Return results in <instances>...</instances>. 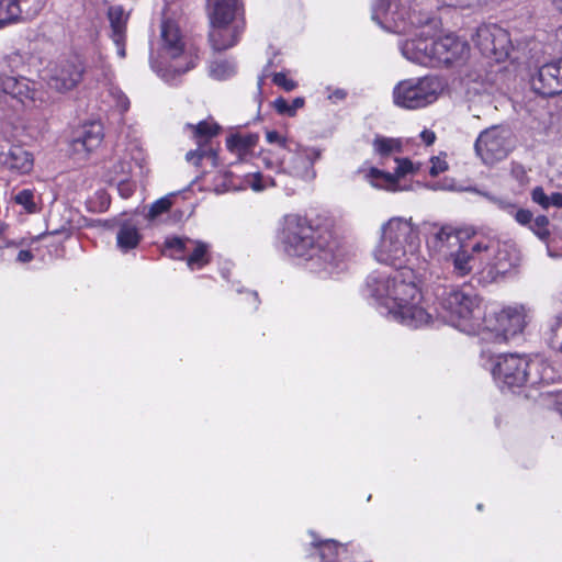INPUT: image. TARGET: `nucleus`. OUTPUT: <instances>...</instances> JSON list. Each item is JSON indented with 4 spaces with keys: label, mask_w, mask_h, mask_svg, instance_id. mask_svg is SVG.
Returning a JSON list of instances; mask_svg holds the SVG:
<instances>
[{
    "label": "nucleus",
    "mask_w": 562,
    "mask_h": 562,
    "mask_svg": "<svg viewBox=\"0 0 562 562\" xmlns=\"http://www.w3.org/2000/svg\"><path fill=\"white\" fill-rule=\"evenodd\" d=\"M304 103L305 100L302 97L295 98L291 104L280 97L273 101V108L281 115L294 116L296 111L304 106Z\"/></svg>",
    "instance_id": "obj_33"
},
{
    "label": "nucleus",
    "mask_w": 562,
    "mask_h": 562,
    "mask_svg": "<svg viewBox=\"0 0 562 562\" xmlns=\"http://www.w3.org/2000/svg\"><path fill=\"white\" fill-rule=\"evenodd\" d=\"M474 42L483 55L502 60L508 55L510 40L506 30L496 24L477 27Z\"/></svg>",
    "instance_id": "obj_14"
},
{
    "label": "nucleus",
    "mask_w": 562,
    "mask_h": 562,
    "mask_svg": "<svg viewBox=\"0 0 562 562\" xmlns=\"http://www.w3.org/2000/svg\"><path fill=\"white\" fill-rule=\"evenodd\" d=\"M420 137L427 145H431L436 139L435 133L431 131H423Z\"/></svg>",
    "instance_id": "obj_54"
},
{
    "label": "nucleus",
    "mask_w": 562,
    "mask_h": 562,
    "mask_svg": "<svg viewBox=\"0 0 562 562\" xmlns=\"http://www.w3.org/2000/svg\"><path fill=\"white\" fill-rule=\"evenodd\" d=\"M431 162H432V166L429 170V173L432 177L438 176L439 173L443 172L448 168L446 161H442L439 158H432Z\"/></svg>",
    "instance_id": "obj_49"
},
{
    "label": "nucleus",
    "mask_w": 562,
    "mask_h": 562,
    "mask_svg": "<svg viewBox=\"0 0 562 562\" xmlns=\"http://www.w3.org/2000/svg\"><path fill=\"white\" fill-rule=\"evenodd\" d=\"M347 93L342 89H336L331 94L328 95V99L340 101L346 98Z\"/></svg>",
    "instance_id": "obj_55"
},
{
    "label": "nucleus",
    "mask_w": 562,
    "mask_h": 562,
    "mask_svg": "<svg viewBox=\"0 0 562 562\" xmlns=\"http://www.w3.org/2000/svg\"><path fill=\"white\" fill-rule=\"evenodd\" d=\"M461 246L459 233L451 226H442L431 233L427 239L430 255L438 260H449Z\"/></svg>",
    "instance_id": "obj_19"
},
{
    "label": "nucleus",
    "mask_w": 562,
    "mask_h": 562,
    "mask_svg": "<svg viewBox=\"0 0 562 562\" xmlns=\"http://www.w3.org/2000/svg\"><path fill=\"white\" fill-rule=\"evenodd\" d=\"M419 246V229L412 218L391 217L381 226L374 258L395 269L405 268L416 259Z\"/></svg>",
    "instance_id": "obj_3"
},
{
    "label": "nucleus",
    "mask_w": 562,
    "mask_h": 562,
    "mask_svg": "<svg viewBox=\"0 0 562 562\" xmlns=\"http://www.w3.org/2000/svg\"><path fill=\"white\" fill-rule=\"evenodd\" d=\"M372 19L384 30L396 34H411L414 29L429 23L430 16L406 8L402 1L378 0Z\"/></svg>",
    "instance_id": "obj_7"
},
{
    "label": "nucleus",
    "mask_w": 562,
    "mask_h": 562,
    "mask_svg": "<svg viewBox=\"0 0 562 562\" xmlns=\"http://www.w3.org/2000/svg\"><path fill=\"white\" fill-rule=\"evenodd\" d=\"M117 106L121 109V111H127L128 108H130V101L124 95V94H121L117 99Z\"/></svg>",
    "instance_id": "obj_56"
},
{
    "label": "nucleus",
    "mask_w": 562,
    "mask_h": 562,
    "mask_svg": "<svg viewBox=\"0 0 562 562\" xmlns=\"http://www.w3.org/2000/svg\"><path fill=\"white\" fill-rule=\"evenodd\" d=\"M13 201L21 205L27 213H36L37 205L34 201V192L30 189H23L13 195Z\"/></svg>",
    "instance_id": "obj_35"
},
{
    "label": "nucleus",
    "mask_w": 562,
    "mask_h": 562,
    "mask_svg": "<svg viewBox=\"0 0 562 562\" xmlns=\"http://www.w3.org/2000/svg\"><path fill=\"white\" fill-rule=\"evenodd\" d=\"M258 139L257 134L232 135L226 139V146L239 158H244L257 145Z\"/></svg>",
    "instance_id": "obj_27"
},
{
    "label": "nucleus",
    "mask_w": 562,
    "mask_h": 562,
    "mask_svg": "<svg viewBox=\"0 0 562 562\" xmlns=\"http://www.w3.org/2000/svg\"><path fill=\"white\" fill-rule=\"evenodd\" d=\"M246 181L255 191H261L268 187L276 186L274 180L271 177H263L259 172L249 175Z\"/></svg>",
    "instance_id": "obj_40"
},
{
    "label": "nucleus",
    "mask_w": 562,
    "mask_h": 562,
    "mask_svg": "<svg viewBox=\"0 0 562 562\" xmlns=\"http://www.w3.org/2000/svg\"><path fill=\"white\" fill-rule=\"evenodd\" d=\"M117 190L121 196L127 199L133 194L134 187L126 180V178L119 179Z\"/></svg>",
    "instance_id": "obj_47"
},
{
    "label": "nucleus",
    "mask_w": 562,
    "mask_h": 562,
    "mask_svg": "<svg viewBox=\"0 0 562 562\" xmlns=\"http://www.w3.org/2000/svg\"><path fill=\"white\" fill-rule=\"evenodd\" d=\"M262 81H263V79H262V78H260V79H259V81H258V88H259V90H260V89H261V87H262Z\"/></svg>",
    "instance_id": "obj_58"
},
{
    "label": "nucleus",
    "mask_w": 562,
    "mask_h": 562,
    "mask_svg": "<svg viewBox=\"0 0 562 562\" xmlns=\"http://www.w3.org/2000/svg\"><path fill=\"white\" fill-rule=\"evenodd\" d=\"M189 128L193 131V135L196 138H210L217 134L218 126L215 123L207 121H201L196 125L188 124Z\"/></svg>",
    "instance_id": "obj_38"
},
{
    "label": "nucleus",
    "mask_w": 562,
    "mask_h": 562,
    "mask_svg": "<svg viewBox=\"0 0 562 562\" xmlns=\"http://www.w3.org/2000/svg\"><path fill=\"white\" fill-rule=\"evenodd\" d=\"M473 252L484 254L480 259L487 260L496 273L505 274L519 262L517 250L506 244L494 239L480 240L472 246Z\"/></svg>",
    "instance_id": "obj_13"
},
{
    "label": "nucleus",
    "mask_w": 562,
    "mask_h": 562,
    "mask_svg": "<svg viewBox=\"0 0 562 562\" xmlns=\"http://www.w3.org/2000/svg\"><path fill=\"white\" fill-rule=\"evenodd\" d=\"M495 381L508 389L525 384L538 386L557 379L554 369L542 358H529L518 353L499 355L492 370Z\"/></svg>",
    "instance_id": "obj_4"
},
{
    "label": "nucleus",
    "mask_w": 562,
    "mask_h": 562,
    "mask_svg": "<svg viewBox=\"0 0 562 562\" xmlns=\"http://www.w3.org/2000/svg\"><path fill=\"white\" fill-rule=\"evenodd\" d=\"M35 85L26 78H19L18 88L15 89V97L20 102L25 104L29 102H43L42 93H38L34 87Z\"/></svg>",
    "instance_id": "obj_32"
},
{
    "label": "nucleus",
    "mask_w": 562,
    "mask_h": 562,
    "mask_svg": "<svg viewBox=\"0 0 562 562\" xmlns=\"http://www.w3.org/2000/svg\"><path fill=\"white\" fill-rule=\"evenodd\" d=\"M524 306H510L486 316L480 336L483 340L505 342L522 334L528 321Z\"/></svg>",
    "instance_id": "obj_9"
},
{
    "label": "nucleus",
    "mask_w": 562,
    "mask_h": 562,
    "mask_svg": "<svg viewBox=\"0 0 562 562\" xmlns=\"http://www.w3.org/2000/svg\"><path fill=\"white\" fill-rule=\"evenodd\" d=\"M532 200L533 202L538 203L542 207L547 209L549 207V196L544 193L543 189L540 187H537L532 190Z\"/></svg>",
    "instance_id": "obj_46"
},
{
    "label": "nucleus",
    "mask_w": 562,
    "mask_h": 562,
    "mask_svg": "<svg viewBox=\"0 0 562 562\" xmlns=\"http://www.w3.org/2000/svg\"><path fill=\"white\" fill-rule=\"evenodd\" d=\"M513 215L515 216L516 221L521 225L529 224L532 218L531 212L525 209L516 207V211L514 212Z\"/></svg>",
    "instance_id": "obj_48"
},
{
    "label": "nucleus",
    "mask_w": 562,
    "mask_h": 562,
    "mask_svg": "<svg viewBox=\"0 0 562 562\" xmlns=\"http://www.w3.org/2000/svg\"><path fill=\"white\" fill-rule=\"evenodd\" d=\"M108 18L112 31L111 37L117 48V55L124 58L126 56L125 38L128 14L125 13L121 5H113L109 8Z\"/></svg>",
    "instance_id": "obj_23"
},
{
    "label": "nucleus",
    "mask_w": 562,
    "mask_h": 562,
    "mask_svg": "<svg viewBox=\"0 0 562 562\" xmlns=\"http://www.w3.org/2000/svg\"><path fill=\"white\" fill-rule=\"evenodd\" d=\"M495 202L497 203L499 209L504 210L505 212H507L510 215L514 214V212L516 211V205L513 204L512 202L504 201V200H496Z\"/></svg>",
    "instance_id": "obj_51"
},
{
    "label": "nucleus",
    "mask_w": 562,
    "mask_h": 562,
    "mask_svg": "<svg viewBox=\"0 0 562 562\" xmlns=\"http://www.w3.org/2000/svg\"><path fill=\"white\" fill-rule=\"evenodd\" d=\"M210 22L212 24V38L216 45L221 44L223 22L244 21L243 7L239 0H209Z\"/></svg>",
    "instance_id": "obj_16"
},
{
    "label": "nucleus",
    "mask_w": 562,
    "mask_h": 562,
    "mask_svg": "<svg viewBox=\"0 0 562 562\" xmlns=\"http://www.w3.org/2000/svg\"><path fill=\"white\" fill-rule=\"evenodd\" d=\"M535 92L543 97L562 93V58L541 66L531 79Z\"/></svg>",
    "instance_id": "obj_17"
},
{
    "label": "nucleus",
    "mask_w": 562,
    "mask_h": 562,
    "mask_svg": "<svg viewBox=\"0 0 562 562\" xmlns=\"http://www.w3.org/2000/svg\"><path fill=\"white\" fill-rule=\"evenodd\" d=\"M438 7L471 9L482 5L486 0H435Z\"/></svg>",
    "instance_id": "obj_39"
},
{
    "label": "nucleus",
    "mask_w": 562,
    "mask_h": 562,
    "mask_svg": "<svg viewBox=\"0 0 562 562\" xmlns=\"http://www.w3.org/2000/svg\"><path fill=\"white\" fill-rule=\"evenodd\" d=\"M33 259V254L30 250H20L16 260L22 263L30 262Z\"/></svg>",
    "instance_id": "obj_52"
},
{
    "label": "nucleus",
    "mask_w": 562,
    "mask_h": 562,
    "mask_svg": "<svg viewBox=\"0 0 562 562\" xmlns=\"http://www.w3.org/2000/svg\"><path fill=\"white\" fill-rule=\"evenodd\" d=\"M442 89L441 80L435 76L411 78L394 87L393 100L397 106L416 110L434 103Z\"/></svg>",
    "instance_id": "obj_8"
},
{
    "label": "nucleus",
    "mask_w": 562,
    "mask_h": 562,
    "mask_svg": "<svg viewBox=\"0 0 562 562\" xmlns=\"http://www.w3.org/2000/svg\"><path fill=\"white\" fill-rule=\"evenodd\" d=\"M165 252L173 259H186L190 270L201 269L210 262L209 244L190 238L172 237L165 241Z\"/></svg>",
    "instance_id": "obj_12"
},
{
    "label": "nucleus",
    "mask_w": 562,
    "mask_h": 562,
    "mask_svg": "<svg viewBox=\"0 0 562 562\" xmlns=\"http://www.w3.org/2000/svg\"><path fill=\"white\" fill-rule=\"evenodd\" d=\"M103 136V127L100 122L85 124L76 131L70 143L71 149L77 155H87L100 146Z\"/></svg>",
    "instance_id": "obj_21"
},
{
    "label": "nucleus",
    "mask_w": 562,
    "mask_h": 562,
    "mask_svg": "<svg viewBox=\"0 0 562 562\" xmlns=\"http://www.w3.org/2000/svg\"><path fill=\"white\" fill-rule=\"evenodd\" d=\"M153 68H156V69H157V68H161V67H160V66H157V67H156V65H153Z\"/></svg>",
    "instance_id": "obj_60"
},
{
    "label": "nucleus",
    "mask_w": 562,
    "mask_h": 562,
    "mask_svg": "<svg viewBox=\"0 0 562 562\" xmlns=\"http://www.w3.org/2000/svg\"><path fill=\"white\" fill-rule=\"evenodd\" d=\"M558 405H559L560 413L562 415V395L559 397Z\"/></svg>",
    "instance_id": "obj_57"
},
{
    "label": "nucleus",
    "mask_w": 562,
    "mask_h": 562,
    "mask_svg": "<svg viewBox=\"0 0 562 562\" xmlns=\"http://www.w3.org/2000/svg\"><path fill=\"white\" fill-rule=\"evenodd\" d=\"M209 74L215 80H226L236 74V64L232 60L215 59L209 65Z\"/></svg>",
    "instance_id": "obj_31"
},
{
    "label": "nucleus",
    "mask_w": 562,
    "mask_h": 562,
    "mask_svg": "<svg viewBox=\"0 0 562 562\" xmlns=\"http://www.w3.org/2000/svg\"><path fill=\"white\" fill-rule=\"evenodd\" d=\"M272 81L278 87L282 88L283 90L290 92L294 90L297 87V83L289 79L284 72H276L272 75Z\"/></svg>",
    "instance_id": "obj_44"
},
{
    "label": "nucleus",
    "mask_w": 562,
    "mask_h": 562,
    "mask_svg": "<svg viewBox=\"0 0 562 562\" xmlns=\"http://www.w3.org/2000/svg\"><path fill=\"white\" fill-rule=\"evenodd\" d=\"M443 318L468 335H480L487 314L480 296L468 285L451 289L440 302Z\"/></svg>",
    "instance_id": "obj_5"
},
{
    "label": "nucleus",
    "mask_w": 562,
    "mask_h": 562,
    "mask_svg": "<svg viewBox=\"0 0 562 562\" xmlns=\"http://www.w3.org/2000/svg\"><path fill=\"white\" fill-rule=\"evenodd\" d=\"M1 162L20 173H26L33 167L32 155L20 146L12 147Z\"/></svg>",
    "instance_id": "obj_25"
},
{
    "label": "nucleus",
    "mask_w": 562,
    "mask_h": 562,
    "mask_svg": "<svg viewBox=\"0 0 562 562\" xmlns=\"http://www.w3.org/2000/svg\"><path fill=\"white\" fill-rule=\"evenodd\" d=\"M394 172H386L372 167L364 171V179L374 188L391 192L406 191L409 187L402 186L401 180L407 176H414L420 170L422 164L413 162L408 158H395Z\"/></svg>",
    "instance_id": "obj_11"
},
{
    "label": "nucleus",
    "mask_w": 562,
    "mask_h": 562,
    "mask_svg": "<svg viewBox=\"0 0 562 562\" xmlns=\"http://www.w3.org/2000/svg\"><path fill=\"white\" fill-rule=\"evenodd\" d=\"M373 151L381 158L402 151V142L398 138L376 135L372 140Z\"/></svg>",
    "instance_id": "obj_29"
},
{
    "label": "nucleus",
    "mask_w": 562,
    "mask_h": 562,
    "mask_svg": "<svg viewBox=\"0 0 562 562\" xmlns=\"http://www.w3.org/2000/svg\"><path fill=\"white\" fill-rule=\"evenodd\" d=\"M22 20L18 0H0V27Z\"/></svg>",
    "instance_id": "obj_30"
},
{
    "label": "nucleus",
    "mask_w": 562,
    "mask_h": 562,
    "mask_svg": "<svg viewBox=\"0 0 562 562\" xmlns=\"http://www.w3.org/2000/svg\"><path fill=\"white\" fill-rule=\"evenodd\" d=\"M369 294L386 310L389 317L411 328L431 322V314L420 304L422 292L412 268L397 269L393 276L370 274L367 279Z\"/></svg>",
    "instance_id": "obj_1"
},
{
    "label": "nucleus",
    "mask_w": 562,
    "mask_h": 562,
    "mask_svg": "<svg viewBox=\"0 0 562 562\" xmlns=\"http://www.w3.org/2000/svg\"><path fill=\"white\" fill-rule=\"evenodd\" d=\"M186 43L178 24L166 20L160 30V57L177 59L184 53Z\"/></svg>",
    "instance_id": "obj_20"
},
{
    "label": "nucleus",
    "mask_w": 562,
    "mask_h": 562,
    "mask_svg": "<svg viewBox=\"0 0 562 562\" xmlns=\"http://www.w3.org/2000/svg\"><path fill=\"white\" fill-rule=\"evenodd\" d=\"M280 240L288 255L304 259L313 272L333 273L342 259L330 232L315 229L306 218L295 214L284 216Z\"/></svg>",
    "instance_id": "obj_2"
},
{
    "label": "nucleus",
    "mask_w": 562,
    "mask_h": 562,
    "mask_svg": "<svg viewBox=\"0 0 562 562\" xmlns=\"http://www.w3.org/2000/svg\"><path fill=\"white\" fill-rule=\"evenodd\" d=\"M562 207V193L554 192L549 196V206Z\"/></svg>",
    "instance_id": "obj_53"
},
{
    "label": "nucleus",
    "mask_w": 562,
    "mask_h": 562,
    "mask_svg": "<svg viewBox=\"0 0 562 562\" xmlns=\"http://www.w3.org/2000/svg\"><path fill=\"white\" fill-rule=\"evenodd\" d=\"M477 509H479V510H481V509H482V505H481V504H479V505H477Z\"/></svg>",
    "instance_id": "obj_59"
},
{
    "label": "nucleus",
    "mask_w": 562,
    "mask_h": 562,
    "mask_svg": "<svg viewBox=\"0 0 562 562\" xmlns=\"http://www.w3.org/2000/svg\"><path fill=\"white\" fill-rule=\"evenodd\" d=\"M221 26L224 29L223 32L221 33V44L223 45H216V43L213 41L212 29L210 30L209 33L210 44L215 52H222L233 47L237 43L240 34L244 31L245 22H223V25Z\"/></svg>",
    "instance_id": "obj_24"
},
{
    "label": "nucleus",
    "mask_w": 562,
    "mask_h": 562,
    "mask_svg": "<svg viewBox=\"0 0 562 562\" xmlns=\"http://www.w3.org/2000/svg\"><path fill=\"white\" fill-rule=\"evenodd\" d=\"M142 239V235L138 231V227L131 222H123L116 233V244L117 247L127 252L131 249H134L138 246Z\"/></svg>",
    "instance_id": "obj_26"
},
{
    "label": "nucleus",
    "mask_w": 562,
    "mask_h": 562,
    "mask_svg": "<svg viewBox=\"0 0 562 562\" xmlns=\"http://www.w3.org/2000/svg\"><path fill=\"white\" fill-rule=\"evenodd\" d=\"M194 65L192 61H190L186 68H181V67H178V66H172L171 68H157V72L158 75L164 79L166 80L167 82H170L172 83L176 78L178 76H180L181 74H184L187 72L189 69L193 68Z\"/></svg>",
    "instance_id": "obj_41"
},
{
    "label": "nucleus",
    "mask_w": 562,
    "mask_h": 562,
    "mask_svg": "<svg viewBox=\"0 0 562 562\" xmlns=\"http://www.w3.org/2000/svg\"><path fill=\"white\" fill-rule=\"evenodd\" d=\"M319 157L321 151L317 148L304 147L296 143L283 154L279 150H266L262 153V161L267 168L305 181L315 178L314 164Z\"/></svg>",
    "instance_id": "obj_6"
},
{
    "label": "nucleus",
    "mask_w": 562,
    "mask_h": 562,
    "mask_svg": "<svg viewBox=\"0 0 562 562\" xmlns=\"http://www.w3.org/2000/svg\"><path fill=\"white\" fill-rule=\"evenodd\" d=\"M18 81L19 78L15 77L5 75L0 76V91L14 98L15 89L18 88Z\"/></svg>",
    "instance_id": "obj_43"
},
{
    "label": "nucleus",
    "mask_w": 562,
    "mask_h": 562,
    "mask_svg": "<svg viewBox=\"0 0 562 562\" xmlns=\"http://www.w3.org/2000/svg\"><path fill=\"white\" fill-rule=\"evenodd\" d=\"M186 159L194 166H199L203 159H207L212 166H216L217 154L213 149H195L188 151Z\"/></svg>",
    "instance_id": "obj_37"
},
{
    "label": "nucleus",
    "mask_w": 562,
    "mask_h": 562,
    "mask_svg": "<svg viewBox=\"0 0 562 562\" xmlns=\"http://www.w3.org/2000/svg\"><path fill=\"white\" fill-rule=\"evenodd\" d=\"M515 147L513 131L505 125H494L482 131L474 144L477 157L486 165L503 160Z\"/></svg>",
    "instance_id": "obj_10"
},
{
    "label": "nucleus",
    "mask_w": 562,
    "mask_h": 562,
    "mask_svg": "<svg viewBox=\"0 0 562 562\" xmlns=\"http://www.w3.org/2000/svg\"><path fill=\"white\" fill-rule=\"evenodd\" d=\"M83 75V66L78 57L57 60L49 69L47 85L57 92L74 89Z\"/></svg>",
    "instance_id": "obj_15"
},
{
    "label": "nucleus",
    "mask_w": 562,
    "mask_h": 562,
    "mask_svg": "<svg viewBox=\"0 0 562 562\" xmlns=\"http://www.w3.org/2000/svg\"><path fill=\"white\" fill-rule=\"evenodd\" d=\"M549 220L544 215L537 216L531 225L533 233L541 239L548 238L550 232L548 229Z\"/></svg>",
    "instance_id": "obj_42"
},
{
    "label": "nucleus",
    "mask_w": 562,
    "mask_h": 562,
    "mask_svg": "<svg viewBox=\"0 0 562 562\" xmlns=\"http://www.w3.org/2000/svg\"><path fill=\"white\" fill-rule=\"evenodd\" d=\"M401 50L403 56L416 64L436 67L435 56H432V41L424 37L406 40Z\"/></svg>",
    "instance_id": "obj_22"
},
{
    "label": "nucleus",
    "mask_w": 562,
    "mask_h": 562,
    "mask_svg": "<svg viewBox=\"0 0 562 562\" xmlns=\"http://www.w3.org/2000/svg\"><path fill=\"white\" fill-rule=\"evenodd\" d=\"M482 252H471L468 251L460 246V248L450 256L449 260L452 261L453 272L459 277H464L472 271L473 262L475 260V255H481Z\"/></svg>",
    "instance_id": "obj_28"
},
{
    "label": "nucleus",
    "mask_w": 562,
    "mask_h": 562,
    "mask_svg": "<svg viewBox=\"0 0 562 562\" xmlns=\"http://www.w3.org/2000/svg\"><path fill=\"white\" fill-rule=\"evenodd\" d=\"M266 140L273 146L270 150H279L282 154L286 149H291V146L295 143L277 131H267Z\"/></svg>",
    "instance_id": "obj_34"
},
{
    "label": "nucleus",
    "mask_w": 562,
    "mask_h": 562,
    "mask_svg": "<svg viewBox=\"0 0 562 562\" xmlns=\"http://www.w3.org/2000/svg\"><path fill=\"white\" fill-rule=\"evenodd\" d=\"M550 330L554 337H561L560 349L562 351V316H558L551 324Z\"/></svg>",
    "instance_id": "obj_50"
},
{
    "label": "nucleus",
    "mask_w": 562,
    "mask_h": 562,
    "mask_svg": "<svg viewBox=\"0 0 562 562\" xmlns=\"http://www.w3.org/2000/svg\"><path fill=\"white\" fill-rule=\"evenodd\" d=\"M468 52V43L451 34L432 41V56H435L436 67L449 66L463 59Z\"/></svg>",
    "instance_id": "obj_18"
},
{
    "label": "nucleus",
    "mask_w": 562,
    "mask_h": 562,
    "mask_svg": "<svg viewBox=\"0 0 562 562\" xmlns=\"http://www.w3.org/2000/svg\"><path fill=\"white\" fill-rule=\"evenodd\" d=\"M132 171V161L127 159H120L113 165V173L117 177L126 178Z\"/></svg>",
    "instance_id": "obj_45"
},
{
    "label": "nucleus",
    "mask_w": 562,
    "mask_h": 562,
    "mask_svg": "<svg viewBox=\"0 0 562 562\" xmlns=\"http://www.w3.org/2000/svg\"><path fill=\"white\" fill-rule=\"evenodd\" d=\"M175 194H168L155 201L150 206L146 217L150 221L157 218L159 215L169 211L172 205V198Z\"/></svg>",
    "instance_id": "obj_36"
}]
</instances>
